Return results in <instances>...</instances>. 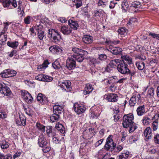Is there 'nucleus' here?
I'll return each mask as SVG.
<instances>
[{"mask_svg": "<svg viewBox=\"0 0 159 159\" xmlns=\"http://www.w3.org/2000/svg\"><path fill=\"white\" fill-rule=\"evenodd\" d=\"M122 51L120 50V55L121 56V59H120V73L122 74H128L129 70L127 67V65L125 62L124 60L128 64H132V59L126 54L123 55L121 53Z\"/></svg>", "mask_w": 159, "mask_h": 159, "instance_id": "nucleus-1", "label": "nucleus"}, {"mask_svg": "<svg viewBox=\"0 0 159 159\" xmlns=\"http://www.w3.org/2000/svg\"><path fill=\"white\" fill-rule=\"evenodd\" d=\"M48 37L52 41L57 43L61 39L60 33L57 30L50 29L48 30Z\"/></svg>", "mask_w": 159, "mask_h": 159, "instance_id": "nucleus-2", "label": "nucleus"}, {"mask_svg": "<svg viewBox=\"0 0 159 159\" xmlns=\"http://www.w3.org/2000/svg\"><path fill=\"white\" fill-rule=\"evenodd\" d=\"M134 119V115L132 114L129 113L125 115L123 118L122 125L123 127L125 128L128 127V125L134 122L133 121Z\"/></svg>", "mask_w": 159, "mask_h": 159, "instance_id": "nucleus-3", "label": "nucleus"}, {"mask_svg": "<svg viewBox=\"0 0 159 159\" xmlns=\"http://www.w3.org/2000/svg\"><path fill=\"white\" fill-rule=\"evenodd\" d=\"M116 147L111 138V135H110L107 138L106 143L104 146V148L107 151H112Z\"/></svg>", "mask_w": 159, "mask_h": 159, "instance_id": "nucleus-4", "label": "nucleus"}, {"mask_svg": "<svg viewBox=\"0 0 159 159\" xmlns=\"http://www.w3.org/2000/svg\"><path fill=\"white\" fill-rule=\"evenodd\" d=\"M119 59H116L111 61L107 65L106 69V70L107 72H110L112 70L111 68L117 67V70L119 72V68L118 67L119 65Z\"/></svg>", "mask_w": 159, "mask_h": 159, "instance_id": "nucleus-5", "label": "nucleus"}, {"mask_svg": "<svg viewBox=\"0 0 159 159\" xmlns=\"http://www.w3.org/2000/svg\"><path fill=\"white\" fill-rule=\"evenodd\" d=\"M140 95L138 94L137 96L136 94L133 95L129 101V104L130 106H134L137 103V104H140L141 103Z\"/></svg>", "mask_w": 159, "mask_h": 159, "instance_id": "nucleus-6", "label": "nucleus"}, {"mask_svg": "<svg viewBox=\"0 0 159 159\" xmlns=\"http://www.w3.org/2000/svg\"><path fill=\"white\" fill-rule=\"evenodd\" d=\"M16 72L14 70L8 69L4 70L3 72L1 74V75L2 77L6 78L14 76L16 75Z\"/></svg>", "mask_w": 159, "mask_h": 159, "instance_id": "nucleus-7", "label": "nucleus"}, {"mask_svg": "<svg viewBox=\"0 0 159 159\" xmlns=\"http://www.w3.org/2000/svg\"><path fill=\"white\" fill-rule=\"evenodd\" d=\"M0 92L7 96L11 94L10 89L4 84H0Z\"/></svg>", "mask_w": 159, "mask_h": 159, "instance_id": "nucleus-8", "label": "nucleus"}, {"mask_svg": "<svg viewBox=\"0 0 159 159\" xmlns=\"http://www.w3.org/2000/svg\"><path fill=\"white\" fill-rule=\"evenodd\" d=\"M21 95L23 98L28 103H30L33 101V98L31 94L27 91L25 90L22 91Z\"/></svg>", "mask_w": 159, "mask_h": 159, "instance_id": "nucleus-9", "label": "nucleus"}, {"mask_svg": "<svg viewBox=\"0 0 159 159\" xmlns=\"http://www.w3.org/2000/svg\"><path fill=\"white\" fill-rule=\"evenodd\" d=\"M75 61L71 56L67 60L66 66L69 70H71L75 67Z\"/></svg>", "mask_w": 159, "mask_h": 159, "instance_id": "nucleus-10", "label": "nucleus"}, {"mask_svg": "<svg viewBox=\"0 0 159 159\" xmlns=\"http://www.w3.org/2000/svg\"><path fill=\"white\" fill-rule=\"evenodd\" d=\"M70 84L71 82L70 81L65 80L64 82L59 83V86L62 89L70 91L71 89Z\"/></svg>", "mask_w": 159, "mask_h": 159, "instance_id": "nucleus-11", "label": "nucleus"}, {"mask_svg": "<svg viewBox=\"0 0 159 159\" xmlns=\"http://www.w3.org/2000/svg\"><path fill=\"white\" fill-rule=\"evenodd\" d=\"M85 107L81 105H80L77 103L74 104V110L78 114L84 113L85 111Z\"/></svg>", "mask_w": 159, "mask_h": 159, "instance_id": "nucleus-12", "label": "nucleus"}, {"mask_svg": "<svg viewBox=\"0 0 159 159\" xmlns=\"http://www.w3.org/2000/svg\"><path fill=\"white\" fill-rule=\"evenodd\" d=\"M105 99L109 102H115L118 99L117 95L114 93H110L105 96Z\"/></svg>", "mask_w": 159, "mask_h": 159, "instance_id": "nucleus-13", "label": "nucleus"}, {"mask_svg": "<svg viewBox=\"0 0 159 159\" xmlns=\"http://www.w3.org/2000/svg\"><path fill=\"white\" fill-rule=\"evenodd\" d=\"M88 54H84L80 53L79 54H74L72 56V57L74 59L75 61H76L78 62H81L83 61L84 59V56L87 55Z\"/></svg>", "mask_w": 159, "mask_h": 159, "instance_id": "nucleus-14", "label": "nucleus"}, {"mask_svg": "<svg viewBox=\"0 0 159 159\" xmlns=\"http://www.w3.org/2000/svg\"><path fill=\"white\" fill-rule=\"evenodd\" d=\"M129 10L133 11V12H136L135 10H133L134 8L136 9L139 8L141 6L140 2L139 1L133 2L130 4Z\"/></svg>", "mask_w": 159, "mask_h": 159, "instance_id": "nucleus-15", "label": "nucleus"}, {"mask_svg": "<svg viewBox=\"0 0 159 159\" xmlns=\"http://www.w3.org/2000/svg\"><path fill=\"white\" fill-rule=\"evenodd\" d=\"M38 144L40 147H42L46 146L47 144V142L43 135L41 134L39 136Z\"/></svg>", "mask_w": 159, "mask_h": 159, "instance_id": "nucleus-16", "label": "nucleus"}, {"mask_svg": "<svg viewBox=\"0 0 159 159\" xmlns=\"http://www.w3.org/2000/svg\"><path fill=\"white\" fill-rule=\"evenodd\" d=\"M46 132L47 136L49 137H51L52 136L55 135V131L54 129H52V126H47L46 127Z\"/></svg>", "mask_w": 159, "mask_h": 159, "instance_id": "nucleus-17", "label": "nucleus"}, {"mask_svg": "<svg viewBox=\"0 0 159 159\" xmlns=\"http://www.w3.org/2000/svg\"><path fill=\"white\" fill-rule=\"evenodd\" d=\"M61 31L64 34L68 35L71 33L72 30L70 27H69L65 25L61 27Z\"/></svg>", "mask_w": 159, "mask_h": 159, "instance_id": "nucleus-18", "label": "nucleus"}, {"mask_svg": "<svg viewBox=\"0 0 159 159\" xmlns=\"http://www.w3.org/2000/svg\"><path fill=\"white\" fill-rule=\"evenodd\" d=\"M145 107L144 105L138 107L136 110L137 114L139 116H142L145 113Z\"/></svg>", "mask_w": 159, "mask_h": 159, "instance_id": "nucleus-19", "label": "nucleus"}, {"mask_svg": "<svg viewBox=\"0 0 159 159\" xmlns=\"http://www.w3.org/2000/svg\"><path fill=\"white\" fill-rule=\"evenodd\" d=\"M37 99L41 103H44L47 101V98L41 93L38 94Z\"/></svg>", "mask_w": 159, "mask_h": 159, "instance_id": "nucleus-20", "label": "nucleus"}, {"mask_svg": "<svg viewBox=\"0 0 159 159\" xmlns=\"http://www.w3.org/2000/svg\"><path fill=\"white\" fill-rule=\"evenodd\" d=\"M68 23L70 25L71 29H73L74 30H77L79 26L76 21H75L72 20H70L68 21Z\"/></svg>", "mask_w": 159, "mask_h": 159, "instance_id": "nucleus-21", "label": "nucleus"}, {"mask_svg": "<svg viewBox=\"0 0 159 159\" xmlns=\"http://www.w3.org/2000/svg\"><path fill=\"white\" fill-rule=\"evenodd\" d=\"M34 28L36 30H38L37 35L39 39L40 40H42L45 35L44 31L39 30L38 26H35Z\"/></svg>", "mask_w": 159, "mask_h": 159, "instance_id": "nucleus-22", "label": "nucleus"}, {"mask_svg": "<svg viewBox=\"0 0 159 159\" xmlns=\"http://www.w3.org/2000/svg\"><path fill=\"white\" fill-rule=\"evenodd\" d=\"M93 89V87H92V85L89 84H87L85 87L84 93V95L89 94L91 92Z\"/></svg>", "mask_w": 159, "mask_h": 159, "instance_id": "nucleus-23", "label": "nucleus"}, {"mask_svg": "<svg viewBox=\"0 0 159 159\" xmlns=\"http://www.w3.org/2000/svg\"><path fill=\"white\" fill-rule=\"evenodd\" d=\"M93 37L88 35H85L83 37V41L85 43H91L93 40Z\"/></svg>", "mask_w": 159, "mask_h": 159, "instance_id": "nucleus-24", "label": "nucleus"}, {"mask_svg": "<svg viewBox=\"0 0 159 159\" xmlns=\"http://www.w3.org/2000/svg\"><path fill=\"white\" fill-rule=\"evenodd\" d=\"M53 111L55 114H61L63 112V108L58 105H55L53 107Z\"/></svg>", "mask_w": 159, "mask_h": 159, "instance_id": "nucleus-25", "label": "nucleus"}, {"mask_svg": "<svg viewBox=\"0 0 159 159\" xmlns=\"http://www.w3.org/2000/svg\"><path fill=\"white\" fill-rule=\"evenodd\" d=\"M129 127V133L134 132V130L137 128L138 127L137 124L134 122L128 125Z\"/></svg>", "mask_w": 159, "mask_h": 159, "instance_id": "nucleus-26", "label": "nucleus"}, {"mask_svg": "<svg viewBox=\"0 0 159 159\" xmlns=\"http://www.w3.org/2000/svg\"><path fill=\"white\" fill-rule=\"evenodd\" d=\"M128 7L129 5L126 2V0H124L123 1L122 3L121 4V7L122 11L124 12H126Z\"/></svg>", "mask_w": 159, "mask_h": 159, "instance_id": "nucleus-27", "label": "nucleus"}, {"mask_svg": "<svg viewBox=\"0 0 159 159\" xmlns=\"http://www.w3.org/2000/svg\"><path fill=\"white\" fill-rule=\"evenodd\" d=\"M52 66L55 69H60L62 67L61 64V61L58 60H56L52 64Z\"/></svg>", "mask_w": 159, "mask_h": 159, "instance_id": "nucleus-28", "label": "nucleus"}, {"mask_svg": "<svg viewBox=\"0 0 159 159\" xmlns=\"http://www.w3.org/2000/svg\"><path fill=\"white\" fill-rule=\"evenodd\" d=\"M55 127L61 133L64 134L65 133V128L61 124L58 123L56 124Z\"/></svg>", "mask_w": 159, "mask_h": 159, "instance_id": "nucleus-29", "label": "nucleus"}, {"mask_svg": "<svg viewBox=\"0 0 159 159\" xmlns=\"http://www.w3.org/2000/svg\"><path fill=\"white\" fill-rule=\"evenodd\" d=\"M72 51L75 53V54H79L80 53H84V54H88V52L86 51L79 49L77 48H74L72 49Z\"/></svg>", "mask_w": 159, "mask_h": 159, "instance_id": "nucleus-30", "label": "nucleus"}, {"mask_svg": "<svg viewBox=\"0 0 159 159\" xmlns=\"http://www.w3.org/2000/svg\"><path fill=\"white\" fill-rule=\"evenodd\" d=\"M60 118V114H55V113L50 117V120L53 122L57 121Z\"/></svg>", "mask_w": 159, "mask_h": 159, "instance_id": "nucleus-31", "label": "nucleus"}, {"mask_svg": "<svg viewBox=\"0 0 159 159\" xmlns=\"http://www.w3.org/2000/svg\"><path fill=\"white\" fill-rule=\"evenodd\" d=\"M49 64L48 60H46L44 61L42 65L39 66L38 67L37 69L38 70H43L46 67L48 66V65Z\"/></svg>", "mask_w": 159, "mask_h": 159, "instance_id": "nucleus-32", "label": "nucleus"}, {"mask_svg": "<svg viewBox=\"0 0 159 159\" xmlns=\"http://www.w3.org/2000/svg\"><path fill=\"white\" fill-rule=\"evenodd\" d=\"M136 64L138 69L140 70H143L144 68L145 64L142 61L136 62Z\"/></svg>", "mask_w": 159, "mask_h": 159, "instance_id": "nucleus-33", "label": "nucleus"}, {"mask_svg": "<svg viewBox=\"0 0 159 159\" xmlns=\"http://www.w3.org/2000/svg\"><path fill=\"white\" fill-rule=\"evenodd\" d=\"M9 146V144L8 142L6 140L2 141L0 143L1 147L3 149H5L8 148Z\"/></svg>", "mask_w": 159, "mask_h": 159, "instance_id": "nucleus-34", "label": "nucleus"}, {"mask_svg": "<svg viewBox=\"0 0 159 159\" xmlns=\"http://www.w3.org/2000/svg\"><path fill=\"white\" fill-rule=\"evenodd\" d=\"M154 94V90L153 88H151L148 89L147 95L148 97L151 98L153 97Z\"/></svg>", "mask_w": 159, "mask_h": 159, "instance_id": "nucleus-35", "label": "nucleus"}, {"mask_svg": "<svg viewBox=\"0 0 159 159\" xmlns=\"http://www.w3.org/2000/svg\"><path fill=\"white\" fill-rule=\"evenodd\" d=\"M143 123L144 125H148L149 123H150L151 120L150 118H148V116H145L143 118L142 120Z\"/></svg>", "mask_w": 159, "mask_h": 159, "instance_id": "nucleus-36", "label": "nucleus"}, {"mask_svg": "<svg viewBox=\"0 0 159 159\" xmlns=\"http://www.w3.org/2000/svg\"><path fill=\"white\" fill-rule=\"evenodd\" d=\"M7 44L8 46L14 48H16L18 44V42H8Z\"/></svg>", "mask_w": 159, "mask_h": 159, "instance_id": "nucleus-37", "label": "nucleus"}, {"mask_svg": "<svg viewBox=\"0 0 159 159\" xmlns=\"http://www.w3.org/2000/svg\"><path fill=\"white\" fill-rule=\"evenodd\" d=\"M127 30L124 27L121 28L120 29V35H123L121 36V37L124 36L127 34Z\"/></svg>", "mask_w": 159, "mask_h": 159, "instance_id": "nucleus-38", "label": "nucleus"}, {"mask_svg": "<svg viewBox=\"0 0 159 159\" xmlns=\"http://www.w3.org/2000/svg\"><path fill=\"white\" fill-rule=\"evenodd\" d=\"M52 141L54 143L56 144H58L59 143L60 140L58 137L57 135L56 134H55V135L54 136H52Z\"/></svg>", "mask_w": 159, "mask_h": 159, "instance_id": "nucleus-39", "label": "nucleus"}, {"mask_svg": "<svg viewBox=\"0 0 159 159\" xmlns=\"http://www.w3.org/2000/svg\"><path fill=\"white\" fill-rule=\"evenodd\" d=\"M36 126L38 129L44 132L45 131V126L40 123H37Z\"/></svg>", "mask_w": 159, "mask_h": 159, "instance_id": "nucleus-40", "label": "nucleus"}, {"mask_svg": "<svg viewBox=\"0 0 159 159\" xmlns=\"http://www.w3.org/2000/svg\"><path fill=\"white\" fill-rule=\"evenodd\" d=\"M120 155V159H126L129 156V152H126V153H121Z\"/></svg>", "mask_w": 159, "mask_h": 159, "instance_id": "nucleus-41", "label": "nucleus"}, {"mask_svg": "<svg viewBox=\"0 0 159 159\" xmlns=\"http://www.w3.org/2000/svg\"><path fill=\"white\" fill-rule=\"evenodd\" d=\"M152 130L149 127H147L145 130L144 134L145 136H147L148 134L151 133Z\"/></svg>", "mask_w": 159, "mask_h": 159, "instance_id": "nucleus-42", "label": "nucleus"}, {"mask_svg": "<svg viewBox=\"0 0 159 159\" xmlns=\"http://www.w3.org/2000/svg\"><path fill=\"white\" fill-rule=\"evenodd\" d=\"M43 78V81L50 82L53 80V78L48 76V75H44Z\"/></svg>", "mask_w": 159, "mask_h": 159, "instance_id": "nucleus-43", "label": "nucleus"}, {"mask_svg": "<svg viewBox=\"0 0 159 159\" xmlns=\"http://www.w3.org/2000/svg\"><path fill=\"white\" fill-rule=\"evenodd\" d=\"M44 75L39 74L35 77V79L39 81H43Z\"/></svg>", "mask_w": 159, "mask_h": 159, "instance_id": "nucleus-44", "label": "nucleus"}, {"mask_svg": "<svg viewBox=\"0 0 159 159\" xmlns=\"http://www.w3.org/2000/svg\"><path fill=\"white\" fill-rule=\"evenodd\" d=\"M20 119L22 125L23 126H25L26 125V118L24 116H23L20 117Z\"/></svg>", "mask_w": 159, "mask_h": 159, "instance_id": "nucleus-45", "label": "nucleus"}, {"mask_svg": "<svg viewBox=\"0 0 159 159\" xmlns=\"http://www.w3.org/2000/svg\"><path fill=\"white\" fill-rule=\"evenodd\" d=\"M149 35L152 36L153 38L159 40V34H156L155 33H150Z\"/></svg>", "mask_w": 159, "mask_h": 159, "instance_id": "nucleus-46", "label": "nucleus"}, {"mask_svg": "<svg viewBox=\"0 0 159 159\" xmlns=\"http://www.w3.org/2000/svg\"><path fill=\"white\" fill-rule=\"evenodd\" d=\"M98 58L100 60L104 61L107 59V56L105 54H101L99 55Z\"/></svg>", "mask_w": 159, "mask_h": 159, "instance_id": "nucleus-47", "label": "nucleus"}, {"mask_svg": "<svg viewBox=\"0 0 159 159\" xmlns=\"http://www.w3.org/2000/svg\"><path fill=\"white\" fill-rule=\"evenodd\" d=\"M152 127L154 130H156L158 127V122L156 120L153 122L152 124Z\"/></svg>", "mask_w": 159, "mask_h": 159, "instance_id": "nucleus-48", "label": "nucleus"}, {"mask_svg": "<svg viewBox=\"0 0 159 159\" xmlns=\"http://www.w3.org/2000/svg\"><path fill=\"white\" fill-rule=\"evenodd\" d=\"M111 52L113 54L117 55L119 53V51H118V48L115 47L113 48Z\"/></svg>", "mask_w": 159, "mask_h": 159, "instance_id": "nucleus-49", "label": "nucleus"}, {"mask_svg": "<svg viewBox=\"0 0 159 159\" xmlns=\"http://www.w3.org/2000/svg\"><path fill=\"white\" fill-rule=\"evenodd\" d=\"M94 16L95 17L98 16L100 17L102 15V13L101 11H95L94 12Z\"/></svg>", "mask_w": 159, "mask_h": 159, "instance_id": "nucleus-50", "label": "nucleus"}, {"mask_svg": "<svg viewBox=\"0 0 159 159\" xmlns=\"http://www.w3.org/2000/svg\"><path fill=\"white\" fill-rule=\"evenodd\" d=\"M154 140L155 143L159 144V134H156L154 136Z\"/></svg>", "mask_w": 159, "mask_h": 159, "instance_id": "nucleus-51", "label": "nucleus"}, {"mask_svg": "<svg viewBox=\"0 0 159 159\" xmlns=\"http://www.w3.org/2000/svg\"><path fill=\"white\" fill-rule=\"evenodd\" d=\"M6 114L3 110H0V118H4L6 117Z\"/></svg>", "mask_w": 159, "mask_h": 159, "instance_id": "nucleus-52", "label": "nucleus"}, {"mask_svg": "<svg viewBox=\"0 0 159 159\" xmlns=\"http://www.w3.org/2000/svg\"><path fill=\"white\" fill-rule=\"evenodd\" d=\"M136 73V71L134 70H129V72H128V74L130 75L131 76L130 79L131 80L132 78V76H134L135 74Z\"/></svg>", "mask_w": 159, "mask_h": 159, "instance_id": "nucleus-53", "label": "nucleus"}, {"mask_svg": "<svg viewBox=\"0 0 159 159\" xmlns=\"http://www.w3.org/2000/svg\"><path fill=\"white\" fill-rule=\"evenodd\" d=\"M30 17L28 16L24 19V22L25 24H28L30 23Z\"/></svg>", "mask_w": 159, "mask_h": 159, "instance_id": "nucleus-54", "label": "nucleus"}, {"mask_svg": "<svg viewBox=\"0 0 159 159\" xmlns=\"http://www.w3.org/2000/svg\"><path fill=\"white\" fill-rule=\"evenodd\" d=\"M7 36L5 35H4L3 39H2L0 40V42H2V43H1L2 45H4L5 44V42L7 40Z\"/></svg>", "mask_w": 159, "mask_h": 159, "instance_id": "nucleus-55", "label": "nucleus"}, {"mask_svg": "<svg viewBox=\"0 0 159 159\" xmlns=\"http://www.w3.org/2000/svg\"><path fill=\"white\" fill-rule=\"evenodd\" d=\"M11 155L8 154L5 156L4 155L3 159H11Z\"/></svg>", "mask_w": 159, "mask_h": 159, "instance_id": "nucleus-56", "label": "nucleus"}, {"mask_svg": "<svg viewBox=\"0 0 159 159\" xmlns=\"http://www.w3.org/2000/svg\"><path fill=\"white\" fill-rule=\"evenodd\" d=\"M121 102H123L124 101V103H121L120 104L121 105L122 104V105H121V107L122 106H123L122 107H123V110H124V109L125 108V105H126V104L127 101L126 100H125L124 101V100L123 99H121Z\"/></svg>", "mask_w": 159, "mask_h": 159, "instance_id": "nucleus-57", "label": "nucleus"}, {"mask_svg": "<svg viewBox=\"0 0 159 159\" xmlns=\"http://www.w3.org/2000/svg\"><path fill=\"white\" fill-rule=\"evenodd\" d=\"M103 141V139H101L98 141L95 144L96 146H98L99 145H100L102 143Z\"/></svg>", "mask_w": 159, "mask_h": 159, "instance_id": "nucleus-58", "label": "nucleus"}, {"mask_svg": "<svg viewBox=\"0 0 159 159\" xmlns=\"http://www.w3.org/2000/svg\"><path fill=\"white\" fill-rule=\"evenodd\" d=\"M82 2L79 1V2H77L75 4V6L77 8H78L82 6Z\"/></svg>", "mask_w": 159, "mask_h": 159, "instance_id": "nucleus-59", "label": "nucleus"}, {"mask_svg": "<svg viewBox=\"0 0 159 159\" xmlns=\"http://www.w3.org/2000/svg\"><path fill=\"white\" fill-rule=\"evenodd\" d=\"M55 48H56V46L54 45L50 47L49 48V50L51 52H54V50H55Z\"/></svg>", "mask_w": 159, "mask_h": 159, "instance_id": "nucleus-60", "label": "nucleus"}, {"mask_svg": "<svg viewBox=\"0 0 159 159\" xmlns=\"http://www.w3.org/2000/svg\"><path fill=\"white\" fill-rule=\"evenodd\" d=\"M20 154H21V153L20 152H16L13 156V158L14 159H15L16 157L20 156Z\"/></svg>", "mask_w": 159, "mask_h": 159, "instance_id": "nucleus-61", "label": "nucleus"}, {"mask_svg": "<svg viewBox=\"0 0 159 159\" xmlns=\"http://www.w3.org/2000/svg\"><path fill=\"white\" fill-rule=\"evenodd\" d=\"M136 21V19L135 18H132L129 21V22L130 24H132L133 22H134Z\"/></svg>", "mask_w": 159, "mask_h": 159, "instance_id": "nucleus-62", "label": "nucleus"}, {"mask_svg": "<svg viewBox=\"0 0 159 159\" xmlns=\"http://www.w3.org/2000/svg\"><path fill=\"white\" fill-rule=\"evenodd\" d=\"M119 116L118 115L116 114V115H114V120L115 121H118L119 119Z\"/></svg>", "mask_w": 159, "mask_h": 159, "instance_id": "nucleus-63", "label": "nucleus"}, {"mask_svg": "<svg viewBox=\"0 0 159 159\" xmlns=\"http://www.w3.org/2000/svg\"><path fill=\"white\" fill-rule=\"evenodd\" d=\"M148 139H151L152 137V132L151 133L149 134H148L147 136H145Z\"/></svg>", "mask_w": 159, "mask_h": 159, "instance_id": "nucleus-64", "label": "nucleus"}]
</instances>
